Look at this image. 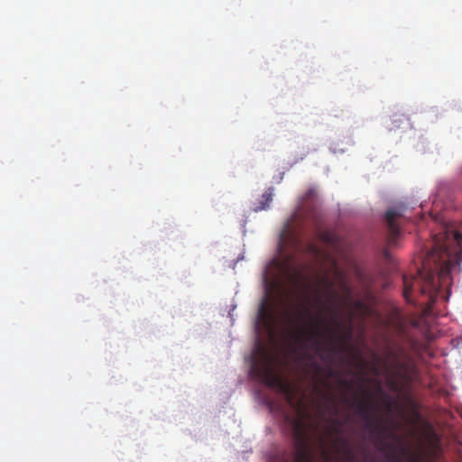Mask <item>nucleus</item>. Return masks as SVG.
<instances>
[{
  "label": "nucleus",
  "instance_id": "obj_12",
  "mask_svg": "<svg viewBox=\"0 0 462 462\" xmlns=\"http://www.w3.org/2000/svg\"><path fill=\"white\" fill-rule=\"evenodd\" d=\"M339 384L346 389H351L353 387V381H347V380H339Z\"/></svg>",
  "mask_w": 462,
  "mask_h": 462
},
{
  "label": "nucleus",
  "instance_id": "obj_14",
  "mask_svg": "<svg viewBox=\"0 0 462 462\" xmlns=\"http://www.w3.org/2000/svg\"><path fill=\"white\" fill-rule=\"evenodd\" d=\"M332 424H333V426H337V427H342L343 426L342 421L337 420V419H334L332 420Z\"/></svg>",
  "mask_w": 462,
  "mask_h": 462
},
{
  "label": "nucleus",
  "instance_id": "obj_10",
  "mask_svg": "<svg viewBox=\"0 0 462 462\" xmlns=\"http://www.w3.org/2000/svg\"><path fill=\"white\" fill-rule=\"evenodd\" d=\"M333 448L337 454L342 452L347 460L353 459V452L348 447V441L346 439L335 438L333 441Z\"/></svg>",
  "mask_w": 462,
  "mask_h": 462
},
{
  "label": "nucleus",
  "instance_id": "obj_4",
  "mask_svg": "<svg viewBox=\"0 0 462 462\" xmlns=\"http://www.w3.org/2000/svg\"><path fill=\"white\" fill-rule=\"evenodd\" d=\"M291 425L294 450L292 457L282 455L283 462H312V454L309 443V431L310 425L307 420V414L299 411L296 418H286Z\"/></svg>",
  "mask_w": 462,
  "mask_h": 462
},
{
  "label": "nucleus",
  "instance_id": "obj_18",
  "mask_svg": "<svg viewBox=\"0 0 462 462\" xmlns=\"http://www.w3.org/2000/svg\"><path fill=\"white\" fill-rule=\"evenodd\" d=\"M314 365H315V366H316L317 370H319H319H320V366H319V365H316V364H314Z\"/></svg>",
  "mask_w": 462,
  "mask_h": 462
},
{
  "label": "nucleus",
  "instance_id": "obj_3",
  "mask_svg": "<svg viewBox=\"0 0 462 462\" xmlns=\"http://www.w3.org/2000/svg\"><path fill=\"white\" fill-rule=\"evenodd\" d=\"M318 238L324 243L328 248L322 249L316 245L310 243L309 245V250L313 255L323 262L330 265L331 271L338 281L340 289L346 294H351V288L346 282V277L343 271L339 268L337 259L333 255L331 251L340 252L341 251V240L339 236L332 232L331 230H319L317 232Z\"/></svg>",
  "mask_w": 462,
  "mask_h": 462
},
{
  "label": "nucleus",
  "instance_id": "obj_11",
  "mask_svg": "<svg viewBox=\"0 0 462 462\" xmlns=\"http://www.w3.org/2000/svg\"><path fill=\"white\" fill-rule=\"evenodd\" d=\"M273 197V188H268L262 195L259 204L254 208V211L258 212L261 210H266L270 208V203Z\"/></svg>",
  "mask_w": 462,
  "mask_h": 462
},
{
  "label": "nucleus",
  "instance_id": "obj_5",
  "mask_svg": "<svg viewBox=\"0 0 462 462\" xmlns=\"http://www.w3.org/2000/svg\"><path fill=\"white\" fill-rule=\"evenodd\" d=\"M359 389L365 398L358 402H352L351 407L356 409V413L364 421V429L368 431L371 436L379 439L387 430V428L376 420V402L368 393L363 383L359 384Z\"/></svg>",
  "mask_w": 462,
  "mask_h": 462
},
{
  "label": "nucleus",
  "instance_id": "obj_1",
  "mask_svg": "<svg viewBox=\"0 0 462 462\" xmlns=\"http://www.w3.org/2000/svg\"><path fill=\"white\" fill-rule=\"evenodd\" d=\"M432 248L422 260L418 276L403 275V296L411 301L413 292L418 291L427 298L426 311H430L437 300L442 282L449 275L458 252L462 251V234L442 227L433 236Z\"/></svg>",
  "mask_w": 462,
  "mask_h": 462
},
{
  "label": "nucleus",
  "instance_id": "obj_6",
  "mask_svg": "<svg viewBox=\"0 0 462 462\" xmlns=\"http://www.w3.org/2000/svg\"><path fill=\"white\" fill-rule=\"evenodd\" d=\"M252 371L262 383L285 394L291 401L292 398V389L291 385L282 380L276 369L272 365L266 355H263V360L253 364Z\"/></svg>",
  "mask_w": 462,
  "mask_h": 462
},
{
  "label": "nucleus",
  "instance_id": "obj_16",
  "mask_svg": "<svg viewBox=\"0 0 462 462\" xmlns=\"http://www.w3.org/2000/svg\"><path fill=\"white\" fill-rule=\"evenodd\" d=\"M334 374V371L332 369H328V376H332Z\"/></svg>",
  "mask_w": 462,
  "mask_h": 462
},
{
  "label": "nucleus",
  "instance_id": "obj_15",
  "mask_svg": "<svg viewBox=\"0 0 462 462\" xmlns=\"http://www.w3.org/2000/svg\"><path fill=\"white\" fill-rule=\"evenodd\" d=\"M323 455H324V457H325V458H326V459H328V458H329V455H328V453L327 451H324V452H323Z\"/></svg>",
  "mask_w": 462,
  "mask_h": 462
},
{
  "label": "nucleus",
  "instance_id": "obj_7",
  "mask_svg": "<svg viewBox=\"0 0 462 462\" xmlns=\"http://www.w3.org/2000/svg\"><path fill=\"white\" fill-rule=\"evenodd\" d=\"M402 208H390L385 213V221L389 230V243L392 244L400 235V226L397 223L398 218L402 217Z\"/></svg>",
  "mask_w": 462,
  "mask_h": 462
},
{
  "label": "nucleus",
  "instance_id": "obj_9",
  "mask_svg": "<svg viewBox=\"0 0 462 462\" xmlns=\"http://www.w3.org/2000/svg\"><path fill=\"white\" fill-rule=\"evenodd\" d=\"M394 374L400 377L401 379L406 380L408 377V373L410 370V365L401 360V357L397 354H393V363H392Z\"/></svg>",
  "mask_w": 462,
  "mask_h": 462
},
{
  "label": "nucleus",
  "instance_id": "obj_17",
  "mask_svg": "<svg viewBox=\"0 0 462 462\" xmlns=\"http://www.w3.org/2000/svg\"><path fill=\"white\" fill-rule=\"evenodd\" d=\"M344 402H346V403H348V402H349L348 398H346H346H344Z\"/></svg>",
  "mask_w": 462,
  "mask_h": 462
},
{
  "label": "nucleus",
  "instance_id": "obj_2",
  "mask_svg": "<svg viewBox=\"0 0 462 462\" xmlns=\"http://www.w3.org/2000/svg\"><path fill=\"white\" fill-rule=\"evenodd\" d=\"M319 282L324 291L323 293L316 291L312 305L318 310V315L314 318L310 317V328L304 334L296 335L298 342L302 340L310 342L318 352L323 348L321 343L323 337H326L328 345L336 346L352 336L351 328L348 329L346 336L342 332L344 324L339 319L337 306L339 294L335 290V282L328 277H322ZM307 313L311 316L309 310H307Z\"/></svg>",
  "mask_w": 462,
  "mask_h": 462
},
{
  "label": "nucleus",
  "instance_id": "obj_8",
  "mask_svg": "<svg viewBox=\"0 0 462 462\" xmlns=\"http://www.w3.org/2000/svg\"><path fill=\"white\" fill-rule=\"evenodd\" d=\"M258 320L267 328H272L275 322L272 310L264 301H263L259 306Z\"/></svg>",
  "mask_w": 462,
  "mask_h": 462
},
{
  "label": "nucleus",
  "instance_id": "obj_13",
  "mask_svg": "<svg viewBox=\"0 0 462 462\" xmlns=\"http://www.w3.org/2000/svg\"><path fill=\"white\" fill-rule=\"evenodd\" d=\"M341 428L342 427L332 426V428L328 430V432L329 435H332L334 433H340L341 432Z\"/></svg>",
  "mask_w": 462,
  "mask_h": 462
}]
</instances>
